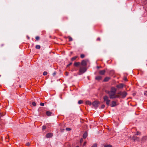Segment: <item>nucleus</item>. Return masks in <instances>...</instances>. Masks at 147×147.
<instances>
[{
    "label": "nucleus",
    "instance_id": "1",
    "mask_svg": "<svg viewBox=\"0 0 147 147\" xmlns=\"http://www.w3.org/2000/svg\"><path fill=\"white\" fill-rule=\"evenodd\" d=\"M103 101L106 102V104L108 106L109 105L110 100L109 99V97L107 96H105L103 97Z\"/></svg>",
    "mask_w": 147,
    "mask_h": 147
},
{
    "label": "nucleus",
    "instance_id": "2",
    "mask_svg": "<svg viewBox=\"0 0 147 147\" xmlns=\"http://www.w3.org/2000/svg\"><path fill=\"white\" fill-rule=\"evenodd\" d=\"M118 94L121 96L122 98H124L126 96L127 93L125 91L123 92L120 91L118 92Z\"/></svg>",
    "mask_w": 147,
    "mask_h": 147
},
{
    "label": "nucleus",
    "instance_id": "3",
    "mask_svg": "<svg viewBox=\"0 0 147 147\" xmlns=\"http://www.w3.org/2000/svg\"><path fill=\"white\" fill-rule=\"evenodd\" d=\"M86 70V67H81L79 70V75H81L84 73Z\"/></svg>",
    "mask_w": 147,
    "mask_h": 147
},
{
    "label": "nucleus",
    "instance_id": "4",
    "mask_svg": "<svg viewBox=\"0 0 147 147\" xmlns=\"http://www.w3.org/2000/svg\"><path fill=\"white\" fill-rule=\"evenodd\" d=\"M99 104L100 102L99 101H95L92 103V105L96 109Z\"/></svg>",
    "mask_w": 147,
    "mask_h": 147
},
{
    "label": "nucleus",
    "instance_id": "5",
    "mask_svg": "<svg viewBox=\"0 0 147 147\" xmlns=\"http://www.w3.org/2000/svg\"><path fill=\"white\" fill-rule=\"evenodd\" d=\"M108 93L109 95V98L111 99L113 98L115 94V93L111 92H108Z\"/></svg>",
    "mask_w": 147,
    "mask_h": 147
},
{
    "label": "nucleus",
    "instance_id": "6",
    "mask_svg": "<svg viewBox=\"0 0 147 147\" xmlns=\"http://www.w3.org/2000/svg\"><path fill=\"white\" fill-rule=\"evenodd\" d=\"M87 65L86 61V60H83L81 62V65L84 67L86 66Z\"/></svg>",
    "mask_w": 147,
    "mask_h": 147
},
{
    "label": "nucleus",
    "instance_id": "7",
    "mask_svg": "<svg viewBox=\"0 0 147 147\" xmlns=\"http://www.w3.org/2000/svg\"><path fill=\"white\" fill-rule=\"evenodd\" d=\"M123 86L124 84H119L117 85L116 87L119 88L121 89L123 87Z\"/></svg>",
    "mask_w": 147,
    "mask_h": 147
},
{
    "label": "nucleus",
    "instance_id": "8",
    "mask_svg": "<svg viewBox=\"0 0 147 147\" xmlns=\"http://www.w3.org/2000/svg\"><path fill=\"white\" fill-rule=\"evenodd\" d=\"M116 91V89L114 87H112L111 88V90L110 92H112L115 93Z\"/></svg>",
    "mask_w": 147,
    "mask_h": 147
},
{
    "label": "nucleus",
    "instance_id": "9",
    "mask_svg": "<svg viewBox=\"0 0 147 147\" xmlns=\"http://www.w3.org/2000/svg\"><path fill=\"white\" fill-rule=\"evenodd\" d=\"M132 140L134 141H138L139 140V138L137 137L134 136H133V137H132Z\"/></svg>",
    "mask_w": 147,
    "mask_h": 147
},
{
    "label": "nucleus",
    "instance_id": "10",
    "mask_svg": "<svg viewBox=\"0 0 147 147\" xmlns=\"http://www.w3.org/2000/svg\"><path fill=\"white\" fill-rule=\"evenodd\" d=\"M105 71L104 70L100 71H99V74L101 75H104L105 74Z\"/></svg>",
    "mask_w": 147,
    "mask_h": 147
},
{
    "label": "nucleus",
    "instance_id": "11",
    "mask_svg": "<svg viewBox=\"0 0 147 147\" xmlns=\"http://www.w3.org/2000/svg\"><path fill=\"white\" fill-rule=\"evenodd\" d=\"M116 105V103L115 101H113L112 102V104L111 105V107H113Z\"/></svg>",
    "mask_w": 147,
    "mask_h": 147
},
{
    "label": "nucleus",
    "instance_id": "12",
    "mask_svg": "<svg viewBox=\"0 0 147 147\" xmlns=\"http://www.w3.org/2000/svg\"><path fill=\"white\" fill-rule=\"evenodd\" d=\"M88 136L87 132L86 131L85 132L83 135V138L84 139H85Z\"/></svg>",
    "mask_w": 147,
    "mask_h": 147
},
{
    "label": "nucleus",
    "instance_id": "13",
    "mask_svg": "<svg viewBox=\"0 0 147 147\" xmlns=\"http://www.w3.org/2000/svg\"><path fill=\"white\" fill-rule=\"evenodd\" d=\"M53 136V134L51 133H49L46 135V137L47 138H49Z\"/></svg>",
    "mask_w": 147,
    "mask_h": 147
},
{
    "label": "nucleus",
    "instance_id": "14",
    "mask_svg": "<svg viewBox=\"0 0 147 147\" xmlns=\"http://www.w3.org/2000/svg\"><path fill=\"white\" fill-rule=\"evenodd\" d=\"M102 77L101 76H98L96 77L95 79L96 80L99 81L102 79Z\"/></svg>",
    "mask_w": 147,
    "mask_h": 147
},
{
    "label": "nucleus",
    "instance_id": "15",
    "mask_svg": "<svg viewBox=\"0 0 147 147\" xmlns=\"http://www.w3.org/2000/svg\"><path fill=\"white\" fill-rule=\"evenodd\" d=\"M80 65V63L79 62H75L74 63V65L76 67H78Z\"/></svg>",
    "mask_w": 147,
    "mask_h": 147
},
{
    "label": "nucleus",
    "instance_id": "16",
    "mask_svg": "<svg viewBox=\"0 0 147 147\" xmlns=\"http://www.w3.org/2000/svg\"><path fill=\"white\" fill-rule=\"evenodd\" d=\"M52 113L49 111H47L46 112V115L48 116H50L51 115Z\"/></svg>",
    "mask_w": 147,
    "mask_h": 147
},
{
    "label": "nucleus",
    "instance_id": "17",
    "mask_svg": "<svg viewBox=\"0 0 147 147\" xmlns=\"http://www.w3.org/2000/svg\"><path fill=\"white\" fill-rule=\"evenodd\" d=\"M86 104L89 105H91L92 104L91 102L89 101H86Z\"/></svg>",
    "mask_w": 147,
    "mask_h": 147
},
{
    "label": "nucleus",
    "instance_id": "18",
    "mask_svg": "<svg viewBox=\"0 0 147 147\" xmlns=\"http://www.w3.org/2000/svg\"><path fill=\"white\" fill-rule=\"evenodd\" d=\"M110 79V78L109 77H106L105 78L104 80V82H107L109 81V79Z\"/></svg>",
    "mask_w": 147,
    "mask_h": 147
},
{
    "label": "nucleus",
    "instance_id": "19",
    "mask_svg": "<svg viewBox=\"0 0 147 147\" xmlns=\"http://www.w3.org/2000/svg\"><path fill=\"white\" fill-rule=\"evenodd\" d=\"M104 146V147H112V145L110 144L105 145Z\"/></svg>",
    "mask_w": 147,
    "mask_h": 147
},
{
    "label": "nucleus",
    "instance_id": "20",
    "mask_svg": "<svg viewBox=\"0 0 147 147\" xmlns=\"http://www.w3.org/2000/svg\"><path fill=\"white\" fill-rule=\"evenodd\" d=\"M40 46L39 45H36V48L37 49H40Z\"/></svg>",
    "mask_w": 147,
    "mask_h": 147
},
{
    "label": "nucleus",
    "instance_id": "21",
    "mask_svg": "<svg viewBox=\"0 0 147 147\" xmlns=\"http://www.w3.org/2000/svg\"><path fill=\"white\" fill-rule=\"evenodd\" d=\"M120 95L119 94L117 95H115L114 98H119L120 97Z\"/></svg>",
    "mask_w": 147,
    "mask_h": 147
},
{
    "label": "nucleus",
    "instance_id": "22",
    "mask_svg": "<svg viewBox=\"0 0 147 147\" xmlns=\"http://www.w3.org/2000/svg\"><path fill=\"white\" fill-rule=\"evenodd\" d=\"M83 103V101L82 100H80L78 101V103L79 104H81Z\"/></svg>",
    "mask_w": 147,
    "mask_h": 147
},
{
    "label": "nucleus",
    "instance_id": "23",
    "mask_svg": "<svg viewBox=\"0 0 147 147\" xmlns=\"http://www.w3.org/2000/svg\"><path fill=\"white\" fill-rule=\"evenodd\" d=\"M85 57V55L83 54H81L80 55V57L82 58H84V57Z\"/></svg>",
    "mask_w": 147,
    "mask_h": 147
},
{
    "label": "nucleus",
    "instance_id": "24",
    "mask_svg": "<svg viewBox=\"0 0 147 147\" xmlns=\"http://www.w3.org/2000/svg\"><path fill=\"white\" fill-rule=\"evenodd\" d=\"M47 73L46 71H44L43 73V75L44 76H46L47 75Z\"/></svg>",
    "mask_w": 147,
    "mask_h": 147
},
{
    "label": "nucleus",
    "instance_id": "25",
    "mask_svg": "<svg viewBox=\"0 0 147 147\" xmlns=\"http://www.w3.org/2000/svg\"><path fill=\"white\" fill-rule=\"evenodd\" d=\"M65 129L67 131H69L71 130V129L70 128L68 127L66 128Z\"/></svg>",
    "mask_w": 147,
    "mask_h": 147
},
{
    "label": "nucleus",
    "instance_id": "26",
    "mask_svg": "<svg viewBox=\"0 0 147 147\" xmlns=\"http://www.w3.org/2000/svg\"><path fill=\"white\" fill-rule=\"evenodd\" d=\"M123 80L124 81H127V78L125 76H124V77Z\"/></svg>",
    "mask_w": 147,
    "mask_h": 147
},
{
    "label": "nucleus",
    "instance_id": "27",
    "mask_svg": "<svg viewBox=\"0 0 147 147\" xmlns=\"http://www.w3.org/2000/svg\"><path fill=\"white\" fill-rule=\"evenodd\" d=\"M105 107V106L104 105H102V106H101V109H103L104 108V107Z\"/></svg>",
    "mask_w": 147,
    "mask_h": 147
},
{
    "label": "nucleus",
    "instance_id": "28",
    "mask_svg": "<svg viewBox=\"0 0 147 147\" xmlns=\"http://www.w3.org/2000/svg\"><path fill=\"white\" fill-rule=\"evenodd\" d=\"M32 105L33 106H36V104L35 102H32Z\"/></svg>",
    "mask_w": 147,
    "mask_h": 147
},
{
    "label": "nucleus",
    "instance_id": "29",
    "mask_svg": "<svg viewBox=\"0 0 147 147\" xmlns=\"http://www.w3.org/2000/svg\"><path fill=\"white\" fill-rule=\"evenodd\" d=\"M72 40H73V39L72 38L70 37H69V41H72Z\"/></svg>",
    "mask_w": 147,
    "mask_h": 147
},
{
    "label": "nucleus",
    "instance_id": "30",
    "mask_svg": "<svg viewBox=\"0 0 147 147\" xmlns=\"http://www.w3.org/2000/svg\"><path fill=\"white\" fill-rule=\"evenodd\" d=\"M144 94L145 95L147 96V91H146L144 92Z\"/></svg>",
    "mask_w": 147,
    "mask_h": 147
},
{
    "label": "nucleus",
    "instance_id": "31",
    "mask_svg": "<svg viewBox=\"0 0 147 147\" xmlns=\"http://www.w3.org/2000/svg\"><path fill=\"white\" fill-rule=\"evenodd\" d=\"M35 38L36 40H38L39 39V37L38 36H37Z\"/></svg>",
    "mask_w": 147,
    "mask_h": 147
},
{
    "label": "nucleus",
    "instance_id": "32",
    "mask_svg": "<svg viewBox=\"0 0 147 147\" xmlns=\"http://www.w3.org/2000/svg\"><path fill=\"white\" fill-rule=\"evenodd\" d=\"M46 129V127L45 126H43L42 127V129L43 130L45 129Z\"/></svg>",
    "mask_w": 147,
    "mask_h": 147
},
{
    "label": "nucleus",
    "instance_id": "33",
    "mask_svg": "<svg viewBox=\"0 0 147 147\" xmlns=\"http://www.w3.org/2000/svg\"><path fill=\"white\" fill-rule=\"evenodd\" d=\"M140 132H139V131H137L136 133V135H139L140 134Z\"/></svg>",
    "mask_w": 147,
    "mask_h": 147
},
{
    "label": "nucleus",
    "instance_id": "34",
    "mask_svg": "<svg viewBox=\"0 0 147 147\" xmlns=\"http://www.w3.org/2000/svg\"><path fill=\"white\" fill-rule=\"evenodd\" d=\"M44 103H40V105L41 106H44Z\"/></svg>",
    "mask_w": 147,
    "mask_h": 147
},
{
    "label": "nucleus",
    "instance_id": "35",
    "mask_svg": "<svg viewBox=\"0 0 147 147\" xmlns=\"http://www.w3.org/2000/svg\"><path fill=\"white\" fill-rule=\"evenodd\" d=\"M30 145V143L29 142H28L26 144V145L27 146H29Z\"/></svg>",
    "mask_w": 147,
    "mask_h": 147
},
{
    "label": "nucleus",
    "instance_id": "36",
    "mask_svg": "<svg viewBox=\"0 0 147 147\" xmlns=\"http://www.w3.org/2000/svg\"><path fill=\"white\" fill-rule=\"evenodd\" d=\"M83 141V139L82 138H81L80 140V143H82Z\"/></svg>",
    "mask_w": 147,
    "mask_h": 147
},
{
    "label": "nucleus",
    "instance_id": "37",
    "mask_svg": "<svg viewBox=\"0 0 147 147\" xmlns=\"http://www.w3.org/2000/svg\"><path fill=\"white\" fill-rule=\"evenodd\" d=\"M65 75H66V76H68V74H69V73H68V72H65Z\"/></svg>",
    "mask_w": 147,
    "mask_h": 147
},
{
    "label": "nucleus",
    "instance_id": "38",
    "mask_svg": "<svg viewBox=\"0 0 147 147\" xmlns=\"http://www.w3.org/2000/svg\"><path fill=\"white\" fill-rule=\"evenodd\" d=\"M146 137H143L142 138V140H144V139H145L146 138Z\"/></svg>",
    "mask_w": 147,
    "mask_h": 147
},
{
    "label": "nucleus",
    "instance_id": "39",
    "mask_svg": "<svg viewBox=\"0 0 147 147\" xmlns=\"http://www.w3.org/2000/svg\"><path fill=\"white\" fill-rule=\"evenodd\" d=\"M101 67L100 66H98L97 67V68L98 69H99Z\"/></svg>",
    "mask_w": 147,
    "mask_h": 147
},
{
    "label": "nucleus",
    "instance_id": "40",
    "mask_svg": "<svg viewBox=\"0 0 147 147\" xmlns=\"http://www.w3.org/2000/svg\"><path fill=\"white\" fill-rule=\"evenodd\" d=\"M86 142H84L83 144V146H85L86 144Z\"/></svg>",
    "mask_w": 147,
    "mask_h": 147
},
{
    "label": "nucleus",
    "instance_id": "41",
    "mask_svg": "<svg viewBox=\"0 0 147 147\" xmlns=\"http://www.w3.org/2000/svg\"><path fill=\"white\" fill-rule=\"evenodd\" d=\"M77 56H76L75 57H74V60L76 59L77 58Z\"/></svg>",
    "mask_w": 147,
    "mask_h": 147
},
{
    "label": "nucleus",
    "instance_id": "42",
    "mask_svg": "<svg viewBox=\"0 0 147 147\" xmlns=\"http://www.w3.org/2000/svg\"><path fill=\"white\" fill-rule=\"evenodd\" d=\"M56 74V73L55 72H54L53 74V75L54 76Z\"/></svg>",
    "mask_w": 147,
    "mask_h": 147
},
{
    "label": "nucleus",
    "instance_id": "43",
    "mask_svg": "<svg viewBox=\"0 0 147 147\" xmlns=\"http://www.w3.org/2000/svg\"><path fill=\"white\" fill-rule=\"evenodd\" d=\"M97 40H100V38H97Z\"/></svg>",
    "mask_w": 147,
    "mask_h": 147
},
{
    "label": "nucleus",
    "instance_id": "44",
    "mask_svg": "<svg viewBox=\"0 0 147 147\" xmlns=\"http://www.w3.org/2000/svg\"><path fill=\"white\" fill-rule=\"evenodd\" d=\"M71 64V63H70L69 64L67 65V66H69V65H70Z\"/></svg>",
    "mask_w": 147,
    "mask_h": 147
},
{
    "label": "nucleus",
    "instance_id": "45",
    "mask_svg": "<svg viewBox=\"0 0 147 147\" xmlns=\"http://www.w3.org/2000/svg\"><path fill=\"white\" fill-rule=\"evenodd\" d=\"M73 59H74V57H72V58H71V60H73Z\"/></svg>",
    "mask_w": 147,
    "mask_h": 147
},
{
    "label": "nucleus",
    "instance_id": "46",
    "mask_svg": "<svg viewBox=\"0 0 147 147\" xmlns=\"http://www.w3.org/2000/svg\"><path fill=\"white\" fill-rule=\"evenodd\" d=\"M27 38H28V39H29V37L28 36H27Z\"/></svg>",
    "mask_w": 147,
    "mask_h": 147
},
{
    "label": "nucleus",
    "instance_id": "47",
    "mask_svg": "<svg viewBox=\"0 0 147 147\" xmlns=\"http://www.w3.org/2000/svg\"><path fill=\"white\" fill-rule=\"evenodd\" d=\"M76 147H79V146H77Z\"/></svg>",
    "mask_w": 147,
    "mask_h": 147
}]
</instances>
